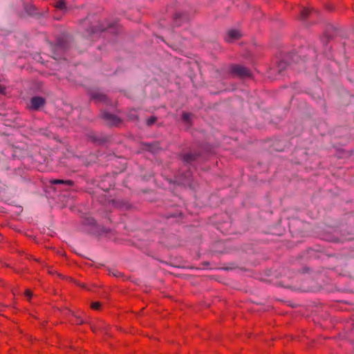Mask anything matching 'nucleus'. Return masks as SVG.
<instances>
[{
    "label": "nucleus",
    "instance_id": "f8f14e48",
    "mask_svg": "<svg viewBox=\"0 0 354 354\" xmlns=\"http://www.w3.org/2000/svg\"><path fill=\"white\" fill-rule=\"evenodd\" d=\"M101 307V303L99 301H95L91 303V308L95 310H99Z\"/></svg>",
    "mask_w": 354,
    "mask_h": 354
},
{
    "label": "nucleus",
    "instance_id": "6e6552de",
    "mask_svg": "<svg viewBox=\"0 0 354 354\" xmlns=\"http://www.w3.org/2000/svg\"><path fill=\"white\" fill-rule=\"evenodd\" d=\"M91 98L97 102H105L106 100V96L100 93H93Z\"/></svg>",
    "mask_w": 354,
    "mask_h": 354
},
{
    "label": "nucleus",
    "instance_id": "0eeeda50",
    "mask_svg": "<svg viewBox=\"0 0 354 354\" xmlns=\"http://www.w3.org/2000/svg\"><path fill=\"white\" fill-rule=\"evenodd\" d=\"M50 183L53 185L64 184L69 186H73L74 185V182L71 180L53 179L51 180Z\"/></svg>",
    "mask_w": 354,
    "mask_h": 354
},
{
    "label": "nucleus",
    "instance_id": "9d476101",
    "mask_svg": "<svg viewBox=\"0 0 354 354\" xmlns=\"http://www.w3.org/2000/svg\"><path fill=\"white\" fill-rule=\"evenodd\" d=\"M55 7L60 10H66V5L65 0H58L55 4Z\"/></svg>",
    "mask_w": 354,
    "mask_h": 354
},
{
    "label": "nucleus",
    "instance_id": "4468645a",
    "mask_svg": "<svg viewBox=\"0 0 354 354\" xmlns=\"http://www.w3.org/2000/svg\"><path fill=\"white\" fill-rule=\"evenodd\" d=\"M190 118H191V114L190 113H186V112L183 113L182 118H183V120L185 122H190Z\"/></svg>",
    "mask_w": 354,
    "mask_h": 354
},
{
    "label": "nucleus",
    "instance_id": "f257e3e1",
    "mask_svg": "<svg viewBox=\"0 0 354 354\" xmlns=\"http://www.w3.org/2000/svg\"><path fill=\"white\" fill-rule=\"evenodd\" d=\"M230 73L233 77H238L239 78L252 77V73L250 70L239 64L231 65L230 66Z\"/></svg>",
    "mask_w": 354,
    "mask_h": 354
},
{
    "label": "nucleus",
    "instance_id": "1a4fd4ad",
    "mask_svg": "<svg viewBox=\"0 0 354 354\" xmlns=\"http://www.w3.org/2000/svg\"><path fill=\"white\" fill-rule=\"evenodd\" d=\"M312 12L313 10L310 9L309 8H302L300 13V18L302 19H306Z\"/></svg>",
    "mask_w": 354,
    "mask_h": 354
},
{
    "label": "nucleus",
    "instance_id": "f03ea898",
    "mask_svg": "<svg viewBox=\"0 0 354 354\" xmlns=\"http://www.w3.org/2000/svg\"><path fill=\"white\" fill-rule=\"evenodd\" d=\"M102 118L107 121L108 124L111 126L118 127L122 124V120L115 115L104 112L102 113Z\"/></svg>",
    "mask_w": 354,
    "mask_h": 354
},
{
    "label": "nucleus",
    "instance_id": "2eb2a0df",
    "mask_svg": "<svg viewBox=\"0 0 354 354\" xmlns=\"http://www.w3.org/2000/svg\"><path fill=\"white\" fill-rule=\"evenodd\" d=\"M111 26H100L98 29H95L93 32L95 33V32H97L98 31H104L105 30L106 28H110Z\"/></svg>",
    "mask_w": 354,
    "mask_h": 354
},
{
    "label": "nucleus",
    "instance_id": "ddd939ff",
    "mask_svg": "<svg viewBox=\"0 0 354 354\" xmlns=\"http://www.w3.org/2000/svg\"><path fill=\"white\" fill-rule=\"evenodd\" d=\"M156 120H157V118L155 116H151V117L149 118L147 120V126H151L156 122Z\"/></svg>",
    "mask_w": 354,
    "mask_h": 354
},
{
    "label": "nucleus",
    "instance_id": "7ed1b4c3",
    "mask_svg": "<svg viewBox=\"0 0 354 354\" xmlns=\"http://www.w3.org/2000/svg\"><path fill=\"white\" fill-rule=\"evenodd\" d=\"M46 104V100L42 97H33L30 99V109L37 111Z\"/></svg>",
    "mask_w": 354,
    "mask_h": 354
},
{
    "label": "nucleus",
    "instance_id": "423d86ee",
    "mask_svg": "<svg viewBox=\"0 0 354 354\" xmlns=\"http://www.w3.org/2000/svg\"><path fill=\"white\" fill-rule=\"evenodd\" d=\"M198 156V155L196 153H186L183 155V160L187 163H191L193 161H195L197 159Z\"/></svg>",
    "mask_w": 354,
    "mask_h": 354
},
{
    "label": "nucleus",
    "instance_id": "39448f33",
    "mask_svg": "<svg viewBox=\"0 0 354 354\" xmlns=\"http://www.w3.org/2000/svg\"><path fill=\"white\" fill-rule=\"evenodd\" d=\"M186 19L187 16L181 12H176L174 16V21L176 26H180L181 24V21Z\"/></svg>",
    "mask_w": 354,
    "mask_h": 354
},
{
    "label": "nucleus",
    "instance_id": "dca6fc26",
    "mask_svg": "<svg viewBox=\"0 0 354 354\" xmlns=\"http://www.w3.org/2000/svg\"><path fill=\"white\" fill-rule=\"evenodd\" d=\"M25 295L28 298H30L32 297V293L31 290L28 289L26 290Z\"/></svg>",
    "mask_w": 354,
    "mask_h": 354
},
{
    "label": "nucleus",
    "instance_id": "20e7f679",
    "mask_svg": "<svg viewBox=\"0 0 354 354\" xmlns=\"http://www.w3.org/2000/svg\"><path fill=\"white\" fill-rule=\"evenodd\" d=\"M241 37V33L237 30H230L227 32L226 41L231 42Z\"/></svg>",
    "mask_w": 354,
    "mask_h": 354
},
{
    "label": "nucleus",
    "instance_id": "9b49d317",
    "mask_svg": "<svg viewBox=\"0 0 354 354\" xmlns=\"http://www.w3.org/2000/svg\"><path fill=\"white\" fill-rule=\"evenodd\" d=\"M128 118L129 120L131 121H137L139 119L138 115L134 112H130L129 114L128 115Z\"/></svg>",
    "mask_w": 354,
    "mask_h": 354
}]
</instances>
